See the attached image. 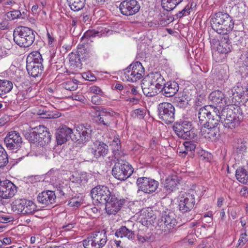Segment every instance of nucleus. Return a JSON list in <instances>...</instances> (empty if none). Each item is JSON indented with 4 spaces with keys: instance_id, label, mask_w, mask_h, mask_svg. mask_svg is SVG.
I'll return each mask as SVG.
<instances>
[{
    "instance_id": "nucleus-17",
    "label": "nucleus",
    "mask_w": 248,
    "mask_h": 248,
    "mask_svg": "<svg viewBox=\"0 0 248 248\" xmlns=\"http://www.w3.org/2000/svg\"><path fill=\"white\" fill-rule=\"evenodd\" d=\"M177 224L175 215L172 212H165L158 220V225L162 230L170 231L174 228Z\"/></svg>"
},
{
    "instance_id": "nucleus-44",
    "label": "nucleus",
    "mask_w": 248,
    "mask_h": 248,
    "mask_svg": "<svg viewBox=\"0 0 248 248\" xmlns=\"http://www.w3.org/2000/svg\"><path fill=\"white\" fill-rule=\"evenodd\" d=\"M62 87L67 90L73 91L78 88L77 80L69 79L62 84Z\"/></svg>"
},
{
    "instance_id": "nucleus-12",
    "label": "nucleus",
    "mask_w": 248,
    "mask_h": 248,
    "mask_svg": "<svg viewBox=\"0 0 248 248\" xmlns=\"http://www.w3.org/2000/svg\"><path fill=\"white\" fill-rule=\"evenodd\" d=\"M138 191H141L146 194H151L157 189L159 183L158 181L148 177H140L137 180Z\"/></svg>"
},
{
    "instance_id": "nucleus-36",
    "label": "nucleus",
    "mask_w": 248,
    "mask_h": 248,
    "mask_svg": "<svg viewBox=\"0 0 248 248\" xmlns=\"http://www.w3.org/2000/svg\"><path fill=\"white\" fill-rule=\"evenodd\" d=\"M27 63H34L35 64H42L43 59L41 54L38 51L31 53L27 58Z\"/></svg>"
},
{
    "instance_id": "nucleus-2",
    "label": "nucleus",
    "mask_w": 248,
    "mask_h": 248,
    "mask_svg": "<svg viewBox=\"0 0 248 248\" xmlns=\"http://www.w3.org/2000/svg\"><path fill=\"white\" fill-rule=\"evenodd\" d=\"M13 36L14 42L20 47H29L33 44L35 40V34L33 30L24 26L16 28Z\"/></svg>"
},
{
    "instance_id": "nucleus-35",
    "label": "nucleus",
    "mask_w": 248,
    "mask_h": 248,
    "mask_svg": "<svg viewBox=\"0 0 248 248\" xmlns=\"http://www.w3.org/2000/svg\"><path fill=\"white\" fill-rule=\"evenodd\" d=\"M13 83L8 80L0 79V97L3 98L13 89Z\"/></svg>"
},
{
    "instance_id": "nucleus-62",
    "label": "nucleus",
    "mask_w": 248,
    "mask_h": 248,
    "mask_svg": "<svg viewBox=\"0 0 248 248\" xmlns=\"http://www.w3.org/2000/svg\"><path fill=\"white\" fill-rule=\"evenodd\" d=\"M229 216L232 217L233 219L237 217V214L236 211L235 209H232L229 211Z\"/></svg>"
},
{
    "instance_id": "nucleus-25",
    "label": "nucleus",
    "mask_w": 248,
    "mask_h": 248,
    "mask_svg": "<svg viewBox=\"0 0 248 248\" xmlns=\"http://www.w3.org/2000/svg\"><path fill=\"white\" fill-rule=\"evenodd\" d=\"M42 132H33L30 134L31 138H33L31 140L34 142H41L42 144H47L50 142L51 134L47 131L46 128L42 127Z\"/></svg>"
},
{
    "instance_id": "nucleus-41",
    "label": "nucleus",
    "mask_w": 248,
    "mask_h": 248,
    "mask_svg": "<svg viewBox=\"0 0 248 248\" xmlns=\"http://www.w3.org/2000/svg\"><path fill=\"white\" fill-rule=\"evenodd\" d=\"M24 208L23 214H32L34 212L37 210L36 204L32 201L26 199L25 200Z\"/></svg>"
},
{
    "instance_id": "nucleus-11",
    "label": "nucleus",
    "mask_w": 248,
    "mask_h": 248,
    "mask_svg": "<svg viewBox=\"0 0 248 248\" xmlns=\"http://www.w3.org/2000/svg\"><path fill=\"white\" fill-rule=\"evenodd\" d=\"M191 123L183 122L182 124H176L173 126V129L180 138L185 140H191L196 137L193 130H192Z\"/></svg>"
},
{
    "instance_id": "nucleus-51",
    "label": "nucleus",
    "mask_w": 248,
    "mask_h": 248,
    "mask_svg": "<svg viewBox=\"0 0 248 248\" xmlns=\"http://www.w3.org/2000/svg\"><path fill=\"white\" fill-rule=\"evenodd\" d=\"M244 232L240 234V238L238 240L239 245L243 246L248 241V236L246 233V230L244 229Z\"/></svg>"
},
{
    "instance_id": "nucleus-37",
    "label": "nucleus",
    "mask_w": 248,
    "mask_h": 248,
    "mask_svg": "<svg viewBox=\"0 0 248 248\" xmlns=\"http://www.w3.org/2000/svg\"><path fill=\"white\" fill-rule=\"evenodd\" d=\"M183 0H161L162 8L167 11L174 9Z\"/></svg>"
},
{
    "instance_id": "nucleus-34",
    "label": "nucleus",
    "mask_w": 248,
    "mask_h": 248,
    "mask_svg": "<svg viewBox=\"0 0 248 248\" xmlns=\"http://www.w3.org/2000/svg\"><path fill=\"white\" fill-rule=\"evenodd\" d=\"M108 31L102 27H98L96 29L89 30L87 31L84 34V37H101L106 36Z\"/></svg>"
},
{
    "instance_id": "nucleus-21",
    "label": "nucleus",
    "mask_w": 248,
    "mask_h": 248,
    "mask_svg": "<svg viewBox=\"0 0 248 248\" xmlns=\"http://www.w3.org/2000/svg\"><path fill=\"white\" fill-rule=\"evenodd\" d=\"M16 192V186L10 181H1L0 184V195L5 199L13 197Z\"/></svg>"
},
{
    "instance_id": "nucleus-29",
    "label": "nucleus",
    "mask_w": 248,
    "mask_h": 248,
    "mask_svg": "<svg viewBox=\"0 0 248 248\" xmlns=\"http://www.w3.org/2000/svg\"><path fill=\"white\" fill-rule=\"evenodd\" d=\"M115 235L117 237H125L129 240H133L135 238L134 232L123 226L116 231Z\"/></svg>"
},
{
    "instance_id": "nucleus-15",
    "label": "nucleus",
    "mask_w": 248,
    "mask_h": 248,
    "mask_svg": "<svg viewBox=\"0 0 248 248\" xmlns=\"http://www.w3.org/2000/svg\"><path fill=\"white\" fill-rule=\"evenodd\" d=\"M140 5L136 0H124L121 2L119 9L121 14L126 16H130L138 13Z\"/></svg>"
},
{
    "instance_id": "nucleus-24",
    "label": "nucleus",
    "mask_w": 248,
    "mask_h": 248,
    "mask_svg": "<svg viewBox=\"0 0 248 248\" xmlns=\"http://www.w3.org/2000/svg\"><path fill=\"white\" fill-rule=\"evenodd\" d=\"M90 151L94 157L98 158L106 155L108 152V145L104 142L96 141L92 145Z\"/></svg>"
},
{
    "instance_id": "nucleus-28",
    "label": "nucleus",
    "mask_w": 248,
    "mask_h": 248,
    "mask_svg": "<svg viewBox=\"0 0 248 248\" xmlns=\"http://www.w3.org/2000/svg\"><path fill=\"white\" fill-rule=\"evenodd\" d=\"M144 79L147 81H149V82H151L152 84L160 89L162 88L165 82L163 77L158 72L151 73Z\"/></svg>"
},
{
    "instance_id": "nucleus-63",
    "label": "nucleus",
    "mask_w": 248,
    "mask_h": 248,
    "mask_svg": "<svg viewBox=\"0 0 248 248\" xmlns=\"http://www.w3.org/2000/svg\"><path fill=\"white\" fill-rule=\"evenodd\" d=\"M74 223H68L62 226V229L64 231H70L74 227Z\"/></svg>"
},
{
    "instance_id": "nucleus-61",
    "label": "nucleus",
    "mask_w": 248,
    "mask_h": 248,
    "mask_svg": "<svg viewBox=\"0 0 248 248\" xmlns=\"http://www.w3.org/2000/svg\"><path fill=\"white\" fill-rule=\"evenodd\" d=\"M194 235L190 234L188 235L186 238L185 239L186 242H188L189 244L192 245L194 243L195 238H193Z\"/></svg>"
},
{
    "instance_id": "nucleus-3",
    "label": "nucleus",
    "mask_w": 248,
    "mask_h": 248,
    "mask_svg": "<svg viewBox=\"0 0 248 248\" xmlns=\"http://www.w3.org/2000/svg\"><path fill=\"white\" fill-rule=\"evenodd\" d=\"M221 117L222 111L220 113L218 108L214 105L205 106L201 108L198 113L199 122L210 123L212 125L218 124Z\"/></svg>"
},
{
    "instance_id": "nucleus-18",
    "label": "nucleus",
    "mask_w": 248,
    "mask_h": 248,
    "mask_svg": "<svg viewBox=\"0 0 248 248\" xmlns=\"http://www.w3.org/2000/svg\"><path fill=\"white\" fill-rule=\"evenodd\" d=\"M22 142L19 133L16 131L9 132L4 139V143L7 148L14 150L19 147Z\"/></svg>"
},
{
    "instance_id": "nucleus-38",
    "label": "nucleus",
    "mask_w": 248,
    "mask_h": 248,
    "mask_svg": "<svg viewBox=\"0 0 248 248\" xmlns=\"http://www.w3.org/2000/svg\"><path fill=\"white\" fill-rule=\"evenodd\" d=\"M109 145L114 152L115 158H120L119 150L121 148L120 140L118 137H114L112 140L109 141Z\"/></svg>"
},
{
    "instance_id": "nucleus-14",
    "label": "nucleus",
    "mask_w": 248,
    "mask_h": 248,
    "mask_svg": "<svg viewBox=\"0 0 248 248\" xmlns=\"http://www.w3.org/2000/svg\"><path fill=\"white\" fill-rule=\"evenodd\" d=\"M230 35L221 36L219 39L214 38L211 41L213 46L217 48L220 53L228 54L232 49V46L230 45Z\"/></svg>"
},
{
    "instance_id": "nucleus-26",
    "label": "nucleus",
    "mask_w": 248,
    "mask_h": 248,
    "mask_svg": "<svg viewBox=\"0 0 248 248\" xmlns=\"http://www.w3.org/2000/svg\"><path fill=\"white\" fill-rule=\"evenodd\" d=\"M179 88V84L176 82L170 81L164 83L161 92L166 97H171L178 92Z\"/></svg>"
},
{
    "instance_id": "nucleus-30",
    "label": "nucleus",
    "mask_w": 248,
    "mask_h": 248,
    "mask_svg": "<svg viewBox=\"0 0 248 248\" xmlns=\"http://www.w3.org/2000/svg\"><path fill=\"white\" fill-rule=\"evenodd\" d=\"M248 146V143L244 139H237L234 145V153L237 155L242 156L244 153L246 152Z\"/></svg>"
},
{
    "instance_id": "nucleus-33",
    "label": "nucleus",
    "mask_w": 248,
    "mask_h": 248,
    "mask_svg": "<svg viewBox=\"0 0 248 248\" xmlns=\"http://www.w3.org/2000/svg\"><path fill=\"white\" fill-rule=\"evenodd\" d=\"M209 100L215 105H220L226 102L223 93L220 91L212 92L209 96Z\"/></svg>"
},
{
    "instance_id": "nucleus-64",
    "label": "nucleus",
    "mask_w": 248,
    "mask_h": 248,
    "mask_svg": "<svg viewBox=\"0 0 248 248\" xmlns=\"http://www.w3.org/2000/svg\"><path fill=\"white\" fill-rule=\"evenodd\" d=\"M67 188L66 186H59L57 187V191H58L60 196H64L65 195V190Z\"/></svg>"
},
{
    "instance_id": "nucleus-32",
    "label": "nucleus",
    "mask_w": 248,
    "mask_h": 248,
    "mask_svg": "<svg viewBox=\"0 0 248 248\" xmlns=\"http://www.w3.org/2000/svg\"><path fill=\"white\" fill-rule=\"evenodd\" d=\"M178 184L179 182L176 176L168 177L165 181L164 188L167 192L170 193L177 188Z\"/></svg>"
},
{
    "instance_id": "nucleus-22",
    "label": "nucleus",
    "mask_w": 248,
    "mask_h": 248,
    "mask_svg": "<svg viewBox=\"0 0 248 248\" xmlns=\"http://www.w3.org/2000/svg\"><path fill=\"white\" fill-rule=\"evenodd\" d=\"M73 138L72 129L65 125L60 127L56 132V140L58 144L62 145L70 139L73 140Z\"/></svg>"
},
{
    "instance_id": "nucleus-48",
    "label": "nucleus",
    "mask_w": 248,
    "mask_h": 248,
    "mask_svg": "<svg viewBox=\"0 0 248 248\" xmlns=\"http://www.w3.org/2000/svg\"><path fill=\"white\" fill-rule=\"evenodd\" d=\"M81 199L79 197H75L69 200L68 204L70 207H78L81 204Z\"/></svg>"
},
{
    "instance_id": "nucleus-54",
    "label": "nucleus",
    "mask_w": 248,
    "mask_h": 248,
    "mask_svg": "<svg viewBox=\"0 0 248 248\" xmlns=\"http://www.w3.org/2000/svg\"><path fill=\"white\" fill-rule=\"evenodd\" d=\"M82 77L84 78L89 81H93L96 79L94 75L90 72L83 73Z\"/></svg>"
},
{
    "instance_id": "nucleus-46",
    "label": "nucleus",
    "mask_w": 248,
    "mask_h": 248,
    "mask_svg": "<svg viewBox=\"0 0 248 248\" xmlns=\"http://www.w3.org/2000/svg\"><path fill=\"white\" fill-rule=\"evenodd\" d=\"M239 71L242 75L248 76V56L244 60L242 65L239 66Z\"/></svg>"
},
{
    "instance_id": "nucleus-52",
    "label": "nucleus",
    "mask_w": 248,
    "mask_h": 248,
    "mask_svg": "<svg viewBox=\"0 0 248 248\" xmlns=\"http://www.w3.org/2000/svg\"><path fill=\"white\" fill-rule=\"evenodd\" d=\"M46 36L48 46L51 47L54 46L56 44V42L53 34H50L48 31H47Z\"/></svg>"
},
{
    "instance_id": "nucleus-40",
    "label": "nucleus",
    "mask_w": 248,
    "mask_h": 248,
    "mask_svg": "<svg viewBox=\"0 0 248 248\" xmlns=\"http://www.w3.org/2000/svg\"><path fill=\"white\" fill-rule=\"evenodd\" d=\"M68 1L71 10L77 12L84 7L85 0H68Z\"/></svg>"
},
{
    "instance_id": "nucleus-4",
    "label": "nucleus",
    "mask_w": 248,
    "mask_h": 248,
    "mask_svg": "<svg viewBox=\"0 0 248 248\" xmlns=\"http://www.w3.org/2000/svg\"><path fill=\"white\" fill-rule=\"evenodd\" d=\"M115 158L117 161L115 163L112 168V174L116 179L124 181L132 174V168L126 161L120 159V158Z\"/></svg>"
},
{
    "instance_id": "nucleus-7",
    "label": "nucleus",
    "mask_w": 248,
    "mask_h": 248,
    "mask_svg": "<svg viewBox=\"0 0 248 248\" xmlns=\"http://www.w3.org/2000/svg\"><path fill=\"white\" fill-rule=\"evenodd\" d=\"M233 106H226L222 109L221 123L226 128L233 129L238 126L240 121L236 114L233 112Z\"/></svg>"
},
{
    "instance_id": "nucleus-47",
    "label": "nucleus",
    "mask_w": 248,
    "mask_h": 248,
    "mask_svg": "<svg viewBox=\"0 0 248 248\" xmlns=\"http://www.w3.org/2000/svg\"><path fill=\"white\" fill-rule=\"evenodd\" d=\"M70 62L73 64L78 66L80 63L81 58L77 55V53H72L69 55Z\"/></svg>"
},
{
    "instance_id": "nucleus-53",
    "label": "nucleus",
    "mask_w": 248,
    "mask_h": 248,
    "mask_svg": "<svg viewBox=\"0 0 248 248\" xmlns=\"http://www.w3.org/2000/svg\"><path fill=\"white\" fill-rule=\"evenodd\" d=\"M89 91L90 93H94L96 95H103V92L101 89L96 86H93L90 87Z\"/></svg>"
},
{
    "instance_id": "nucleus-10",
    "label": "nucleus",
    "mask_w": 248,
    "mask_h": 248,
    "mask_svg": "<svg viewBox=\"0 0 248 248\" xmlns=\"http://www.w3.org/2000/svg\"><path fill=\"white\" fill-rule=\"evenodd\" d=\"M195 203V192L191 190L189 192L182 193L179 199V210L182 213L191 211Z\"/></svg>"
},
{
    "instance_id": "nucleus-13",
    "label": "nucleus",
    "mask_w": 248,
    "mask_h": 248,
    "mask_svg": "<svg viewBox=\"0 0 248 248\" xmlns=\"http://www.w3.org/2000/svg\"><path fill=\"white\" fill-rule=\"evenodd\" d=\"M91 194L93 200L102 204L106 202L112 195L108 187L104 186H95L92 189Z\"/></svg>"
},
{
    "instance_id": "nucleus-27",
    "label": "nucleus",
    "mask_w": 248,
    "mask_h": 248,
    "mask_svg": "<svg viewBox=\"0 0 248 248\" xmlns=\"http://www.w3.org/2000/svg\"><path fill=\"white\" fill-rule=\"evenodd\" d=\"M143 93L145 95L148 97H153L161 92V89L147 81L144 79L142 80L141 84Z\"/></svg>"
},
{
    "instance_id": "nucleus-39",
    "label": "nucleus",
    "mask_w": 248,
    "mask_h": 248,
    "mask_svg": "<svg viewBox=\"0 0 248 248\" xmlns=\"http://www.w3.org/2000/svg\"><path fill=\"white\" fill-rule=\"evenodd\" d=\"M236 178L241 183L248 184V172L244 169L240 168L236 170Z\"/></svg>"
},
{
    "instance_id": "nucleus-1",
    "label": "nucleus",
    "mask_w": 248,
    "mask_h": 248,
    "mask_svg": "<svg viewBox=\"0 0 248 248\" xmlns=\"http://www.w3.org/2000/svg\"><path fill=\"white\" fill-rule=\"evenodd\" d=\"M210 24L213 30L221 36L229 35L234 26L232 17L227 13L221 12L213 15Z\"/></svg>"
},
{
    "instance_id": "nucleus-8",
    "label": "nucleus",
    "mask_w": 248,
    "mask_h": 248,
    "mask_svg": "<svg viewBox=\"0 0 248 248\" xmlns=\"http://www.w3.org/2000/svg\"><path fill=\"white\" fill-rule=\"evenodd\" d=\"M158 110L159 119L166 124H170L174 121L175 108L171 103H160L158 106Z\"/></svg>"
},
{
    "instance_id": "nucleus-6",
    "label": "nucleus",
    "mask_w": 248,
    "mask_h": 248,
    "mask_svg": "<svg viewBox=\"0 0 248 248\" xmlns=\"http://www.w3.org/2000/svg\"><path fill=\"white\" fill-rule=\"evenodd\" d=\"M107 240L106 232L104 231H98L91 233L83 240V245L85 248H102Z\"/></svg>"
},
{
    "instance_id": "nucleus-9",
    "label": "nucleus",
    "mask_w": 248,
    "mask_h": 248,
    "mask_svg": "<svg viewBox=\"0 0 248 248\" xmlns=\"http://www.w3.org/2000/svg\"><path fill=\"white\" fill-rule=\"evenodd\" d=\"M92 111L94 112L93 117H97L98 122L106 126H109L113 118L117 115V113L109 108H102L97 107H93Z\"/></svg>"
},
{
    "instance_id": "nucleus-31",
    "label": "nucleus",
    "mask_w": 248,
    "mask_h": 248,
    "mask_svg": "<svg viewBox=\"0 0 248 248\" xmlns=\"http://www.w3.org/2000/svg\"><path fill=\"white\" fill-rule=\"evenodd\" d=\"M42 64H35L34 63H27L26 68L29 75L33 77H37L43 71Z\"/></svg>"
},
{
    "instance_id": "nucleus-50",
    "label": "nucleus",
    "mask_w": 248,
    "mask_h": 248,
    "mask_svg": "<svg viewBox=\"0 0 248 248\" xmlns=\"http://www.w3.org/2000/svg\"><path fill=\"white\" fill-rule=\"evenodd\" d=\"M184 145L186 151H194L196 149V144L191 141H186L184 142Z\"/></svg>"
},
{
    "instance_id": "nucleus-5",
    "label": "nucleus",
    "mask_w": 248,
    "mask_h": 248,
    "mask_svg": "<svg viewBox=\"0 0 248 248\" xmlns=\"http://www.w3.org/2000/svg\"><path fill=\"white\" fill-rule=\"evenodd\" d=\"M143 74L144 68L141 63L136 62L123 70L122 77L123 80L134 82L140 79Z\"/></svg>"
},
{
    "instance_id": "nucleus-20",
    "label": "nucleus",
    "mask_w": 248,
    "mask_h": 248,
    "mask_svg": "<svg viewBox=\"0 0 248 248\" xmlns=\"http://www.w3.org/2000/svg\"><path fill=\"white\" fill-rule=\"evenodd\" d=\"M124 200L118 199L115 195H111L110 198L104 204H105L106 212L109 215H115L124 204Z\"/></svg>"
},
{
    "instance_id": "nucleus-23",
    "label": "nucleus",
    "mask_w": 248,
    "mask_h": 248,
    "mask_svg": "<svg viewBox=\"0 0 248 248\" xmlns=\"http://www.w3.org/2000/svg\"><path fill=\"white\" fill-rule=\"evenodd\" d=\"M199 124L201 125V135L203 138L208 140H213L216 137L217 132L216 127L218 124L212 125L210 123L202 124V122H199Z\"/></svg>"
},
{
    "instance_id": "nucleus-49",
    "label": "nucleus",
    "mask_w": 248,
    "mask_h": 248,
    "mask_svg": "<svg viewBox=\"0 0 248 248\" xmlns=\"http://www.w3.org/2000/svg\"><path fill=\"white\" fill-rule=\"evenodd\" d=\"M191 9V6L187 5L182 11L179 12L177 14L176 16L177 17L181 18L183 16L189 15L190 14Z\"/></svg>"
},
{
    "instance_id": "nucleus-55",
    "label": "nucleus",
    "mask_w": 248,
    "mask_h": 248,
    "mask_svg": "<svg viewBox=\"0 0 248 248\" xmlns=\"http://www.w3.org/2000/svg\"><path fill=\"white\" fill-rule=\"evenodd\" d=\"M134 114L138 118L142 119L144 116L145 112L143 109L139 108L135 110Z\"/></svg>"
},
{
    "instance_id": "nucleus-59",
    "label": "nucleus",
    "mask_w": 248,
    "mask_h": 248,
    "mask_svg": "<svg viewBox=\"0 0 248 248\" xmlns=\"http://www.w3.org/2000/svg\"><path fill=\"white\" fill-rule=\"evenodd\" d=\"M10 15L12 19L18 18L21 16V13L18 10L12 11L10 12Z\"/></svg>"
},
{
    "instance_id": "nucleus-19",
    "label": "nucleus",
    "mask_w": 248,
    "mask_h": 248,
    "mask_svg": "<svg viewBox=\"0 0 248 248\" xmlns=\"http://www.w3.org/2000/svg\"><path fill=\"white\" fill-rule=\"evenodd\" d=\"M56 196L54 191L46 190L39 193L37 196V200L42 207H50L55 204Z\"/></svg>"
},
{
    "instance_id": "nucleus-56",
    "label": "nucleus",
    "mask_w": 248,
    "mask_h": 248,
    "mask_svg": "<svg viewBox=\"0 0 248 248\" xmlns=\"http://www.w3.org/2000/svg\"><path fill=\"white\" fill-rule=\"evenodd\" d=\"M199 154H200L201 158L202 160L208 161L209 158L211 157V154H209L204 150L201 151V153H199Z\"/></svg>"
},
{
    "instance_id": "nucleus-57",
    "label": "nucleus",
    "mask_w": 248,
    "mask_h": 248,
    "mask_svg": "<svg viewBox=\"0 0 248 248\" xmlns=\"http://www.w3.org/2000/svg\"><path fill=\"white\" fill-rule=\"evenodd\" d=\"M86 48L84 46L78 47L76 52L77 55L79 56L82 59H84V54L86 52Z\"/></svg>"
},
{
    "instance_id": "nucleus-42",
    "label": "nucleus",
    "mask_w": 248,
    "mask_h": 248,
    "mask_svg": "<svg viewBox=\"0 0 248 248\" xmlns=\"http://www.w3.org/2000/svg\"><path fill=\"white\" fill-rule=\"evenodd\" d=\"M8 162V157L6 152L0 144V168L3 169Z\"/></svg>"
},
{
    "instance_id": "nucleus-45",
    "label": "nucleus",
    "mask_w": 248,
    "mask_h": 248,
    "mask_svg": "<svg viewBox=\"0 0 248 248\" xmlns=\"http://www.w3.org/2000/svg\"><path fill=\"white\" fill-rule=\"evenodd\" d=\"M25 199H19L15 201L13 203V209L18 213H23L24 204Z\"/></svg>"
},
{
    "instance_id": "nucleus-60",
    "label": "nucleus",
    "mask_w": 248,
    "mask_h": 248,
    "mask_svg": "<svg viewBox=\"0 0 248 248\" xmlns=\"http://www.w3.org/2000/svg\"><path fill=\"white\" fill-rule=\"evenodd\" d=\"M93 51L90 49L86 48V52L84 54V59H86L90 58L93 55Z\"/></svg>"
},
{
    "instance_id": "nucleus-16",
    "label": "nucleus",
    "mask_w": 248,
    "mask_h": 248,
    "mask_svg": "<svg viewBox=\"0 0 248 248\" xmlns=\"http://www.w3.org/2000/svg\"><path fill=\"white\" fill-rule=\"evenodd\" d=\"M92 129L90 125L86 124H79L76 127L74 132L73 140H81L86 142L89 140L92 136Z\"/></svg>"
},
{
    "instance_id": "nucleus-58",
    "label": "nucleus",
    "mask_w": 248,
    "mask_h": 248,
    "mask_svg": "<svg viewBox=\"0 0 248 248\" xmlns=\"http://www.w3.org/2000/svg\"><path fill=\"white\" fill-rule=\"evenodd\" d=\"M101 98L98 95H93L91 98V102L94 105H99L101 103Z\"/></svg>"
},
{
    "instance_id": "nucleus-43",
    "label": "nucleus",
    "mask_w": 248,
    "mask_h": 248,
    "mask_svg": "<svg viewBox=\"0 0 248 248\" xmlns=\"http://www.w3.org/2000/svg\"><path fill=\"white\" fill-rule=\"evenodd\" d=\"M140 216L141 219H144L146 221H150L149 219L154 218V214L153 210L151 208L148 207L142 209L141 211Z\"/></svg>"
}]
</instances>
